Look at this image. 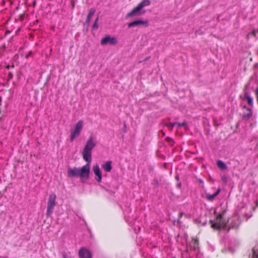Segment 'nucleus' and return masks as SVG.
I'll return each instance as SVG.
<instances>
[{
	"mask_svg": "<svg viewBox=\"0 0 258 258\" xmlns=\"http://www.w3.org/2000/svg\"><path fill=\"white\" fill-rule=\"evenodd\" d=\"M90 170V165L89 164H87L80 169L76 167L69 168L67 176L70 178L79 176L82 179H87L89 177Z\"/></svg>",
	"mask_w": 258,
	"mask_h": 258,
	"instance_id": "1",
	"label": "nucleus"
},
{
	"mask_svg": "<svg viewBox=\"0 0 258 258\" xmlns=\"http://www.w3.org/2000/svg\"><path fill=\"white\" fill-rule=\"evenodd\" d=\"M210 222L212 224V227L218 229V230H226L227 229V224L223 219L222 215L220 214L217 216L216 219L214 220H211Z\"/></svg>",
	"mask_w": 258,
	"mask_h": 258,
	"instance_id": "2",
	"label": "nucleus"
},
{
	"mask_svg": "<svg viewBox=\"0 0 258 258\" xmlns=\"http://www.w3.org/2000/svg\"><path fill=\"white\" fill-rule=\"evenodd\" d=\"M56 195L54 194H52L49 195L48 201L47 203L46 215L47 217H50L53 212V209L55 206V199Z\"/></svg>",
	"mask_w": 258,
	"mask_h": 258,
	"instance_id": "3",
	"label": "nucleus"
},
{
	"mask_svg": "<svg viewBox=\"0 0 258 258\" xmlns=\"http://www.w3.org/2000/svg\"><path fill=\"white\" fill-rule=\"evenodd\" d=\"M84 121L80 120L76 124L74 131L71 133L70 136V141L73 142L76 137L80 136L81 132L83 128Z\"/></svg>",
	"mask_w": 258,
	"mask_h": 258,
	"instance_id": "4",
	"label": "nucleus"
},
{
	"mask_svg": "<svg viewBox=\"0 0 258 258\" xmlns=\"http://www.w3.org/2000/svg\"><path fill=\"white\" fill-rule=\"evenodd\" d=\"M146 13L145 10H143L138 5L134 8L132 11L127 13L125 16V18L127 19L130 17H138L143 15Z\"/></svg>",
	"mask_w": 258,
	"mask_h": 258,
	"instance_id": "5",
	"label": "nucleus"
},
{
	"mask_svg": "<svg viewBox=\"0 0 258 258\" xmlns=\"http://www.w3.org/2000/svg\"><path fill=\"white\" fill-rule=\"evenodd\" d=\"M142 26L144 27H148L149 26V22L147 20L138 19L127 24L128 28Z\"/></svg>",
	"mask_w": 258,
	"mask_h": 258,
	"instance_id": "6",
	"label": "nucleus"
},
{
	"mask_svg": "<svg viewBox=\"0 0 258 258\" xmlns=\"http://www.w3.org/2000/svg\"><path fill=\"white\" fill-rule=\"evenodd\" d=\"M108 43L112 45H115L117 43V40L115 37H111L110 36H107L101 40V45H106Z\"/></svg>",
	"mask_w": 258,
	"mask_h": 258,
	"instance_id": "7",
	"label": "nucleus"
},
{
	"mask_svg": "<svg viewBox=\"0 0 258 258\" xmlns=\"http://www.w3.org/2000/svg\"><path fill=\"white\" fill-rule=\"evenodd\" d=\"M93 170L95 175V178L96 180L98 182H100L102 180V173L99 168V165L98 164L94 165Z\"/></svg>",
	"mask_w": 258,
	"mask_h": 258,
	"instance_id": "8",
	"label": "nucleus"
},
{
	"mask_svg": "<svg viewBox=\"0 0 258 258\" xmlns=\"http://www.w3.org/2000/svg\"><path fill=\"white\" fill-rule=\"evenodd\" d=\"M95 146L96 143L93 141V138L92 137H90L87 140L83 150L91 152L92 149L95 147Z\"/></svg>",
	"mask_w": 258,
	"mask_h": 258,
	"instance_id": "9",
	"label": "nucleus"
},
{
	"mask_svg": "<svg viewBox=\"0 0 258 258\" xmlns=\"http://www.w3.org/2000/svg\"><path fill=\"white\" fill-rule=\"evenodd\" d=\"M79 255L80 258H92L90 251L84 248H81L79 250Z\"/></svg>",
	"mask_w": 258,
	"mask_h": 258,
	"instance_id": "10",
	"label": "nucleus"
},
{
	"mask_svg": "<svg viewBox=\"0 0 258 258\" xmlns=\"http://www.w3.org/2000/svg\"><path fill=\"white\" fill-rule=\"evenodd\" d=\"M83 157L84 160L88 162L87 164H90V163H91L92 161L91 152L83 150Z\"/></svg>",
	"mask_w": 258,
	"mask_h": 258,
	"instance_id": "11",
	"label": "nucleus"
},
{
	"mask_svg": "<svg viewBox=\"0 0 258 258\" xmlns=\"http://www.w3.org/2000/svg\"><path fill=\"white\" fill-rule=\"evenodd\" d=\"M244 109H246V110L248 111V113H243L242 114V117L243 119L248 120L250 118H251L253 114V112L251 109L249 108H247L246 105H244L243 107Z\"/></svg>",
	"mask_w": 258,
	"mask_h": 258,
	"instance_id": "12",
	"label": "nucleus"
},
{
	"mask_svg": "<svg viewBox=\"0 0 258 258\" xmlns=\"http://www.w3.org/2000/svg\"><path fill=\"white\" fill-rule=\"evenodd\" d=\"M243 100H246L249 105H250V106H253V98L250 96L249 93L248 92H245L244 94Z\"/></svg>",
	"mask_w": 258,
	"mask_h": 258,
	"instance_id": "13",
	"label": "nucleus"
},
{
	"mask_svg": "<svg viewBox=\"0 0 258 258\" xmlns=\"http://www.w3.org/2000/svg\"><path fill=\"white\" fill-rule=\"evenodd\" d=\"M112 161H108L105 162L102 165V167L103 169L107 172H109L112 169Z\"/></svg>",
	"mask_w": 258,
	"mask_h": 258,
	"instance_id": "14",
	"label": "nucleus"
},
{
	"mask_svg": "<svg viewBox=\"0 0 258 258\" xmlns=\"http://www.w3.org/2000/svg\"><path fill=\"white\" fill-rule=\"evenodd\" d=\"M220 191V189L218 188L217 191L213 194L211 195L209 194H206V199L209 201H213L215 197H216L219 194Z\"/></svg>",
	"mask_w": 258,
	"mask_h": 258,
	"instance_id": "15",
	"label": "nucleus"
},
{
	"mask_svg": "<svg viewBox=\"0 0 258 258\" xmlns=\"http://www.w3.org/2000/svg\"><path fill=\"white\" fill-rule=\"evenodd\" d=\"M217 165L222 170H226L228 168L227 165L223 161L218 160L217 161Z\"/></svg>",
	"mask_w": 258,
	"mask_h": 258,
	"instance_id": "16",
	"label": "nucleus"
},
{
	"mask_svg": "<svg viewBox=\"0 0 258 258\" xmlns=\"http://www.w3.org/2000/svg\"><path fill=\"white\" fill-rule=\"evenodd\" d=\"M96 10L94 8H91L89 11V12L87 15V19L86 20V23L87 24H89L91 21L92 16L95 13Z\"/></svg>",
	"mask_w": 258,
	"mask_h": 258,
	"instance_id": "17",
	"label": "nucleus"
},
{
	"mask_svg": "<svg viewBox=\"0 0 258 258\" xmlns=\"http://www.w3.org/2000/svg\"><path fill=\"white\" fill-rule=\"evenodd\" d=\"M238 226L239 223L236 222H234L233 220H232L231 221L230 223L228 226L227 232H228L230 229H237L238 228Z\"/></svg>",
	"mask_w": 258,
	"mask_h": 258,
	"instance_id": "18",
	"label": "nucleus"
},
{
	"mask_svg": "<svg viewBox=\"0 0 258 258\" xmlns=\"http://www.w3.org/2000/svg\"><path fill=\"white\" fill-rule=\"evenodd\" d=\"M151 2L150 0H143L138 5L143 9L145 7L149 6Z\"/></svg>",
	"mask_w": 258,
	"mask_h": 258,
	"instance_id": "19",
	"label": "nucleus"
},
{
	"mask_svg": "<svg viewBox=\"0 0 258 258\" xmlns=\"http://www.w3.org/2000/svg\"><path fill=\"white\" fill-rule=\"evenodd\" d=\"M98 17H97L95 20V22L92 26V28L93 29H98V25L97 24V22H98Z\"/></svg>",
	"mask_w": 258,
	"mask_h": 258,
	"instance_id": "20",
	"label": "nucleus"
},
{
	"mask_svg": "<svg viewBox=\"0 0 258 258\" xmlns=\"http://www.w3.org/2000/svg\"><path fill=\"white\" fill-rule=\"evenodd\" d=\"M28 0H19V4H27Z\"/></svg>",
	"mask_w": 258,
	"mask_h": 258,
	"instance_id": "21",
	"label": "nucleus"
},
{
	"mask_svg": "<svg viewBox=\"0 0 258 258\" xmlns=\"http://www.w3.org/2000/svg\"><path fill=\"white\" fill-rule=\"evenodd\" d=\"M177 124L178 125V127L183 126L186 124V123L185 122H182V123H179L177 122Z\"/></svg>",
	"mask_w": 258,
	"mask_h": 258,
	"instance_id": "22",
	"label": "nucleus"
},
{
	"mask_svg": "<svg viewBox=\"0 0 258 258\" xmlns=\"http://www.w3.org/2000/svg\"><path fill=\"white\" fill-rule=\"evenodd\" d=\"M13 73L11 72H9V79H8L9 80L13 78Z\"/></svg>",
	"mask_w": 258,
	"mask_h": 258,
	"instance_id": "23",
	"label": "nucleus"
},
{
	"mask_svg": "<svg viewBox=\"0 0 258 258\" xmlns=\"http://www.w3.org/2000/svg\"><path fill=\"white\" fill-rule=\"evenodd\" d=\"M62 258H69L68 255L65 252L62 253Z\"/></svg>",
	"mask_w": 258,
	"mask_h": 258,
	"instance_id": "24",
	"label": "nucleus"
},
{
	"mask_svg": "<svg viewBox=\"0 0 258 258\" xmlns=\"http://www.w3.org/2000/svg\"><path fill=\"white\" fill-rule=\"evenodd\" d=\"M24 18V16H23L22 15H20L19 16V18H18V19H20V20L21 21H23Z\"/></svg>",
	"mask_w": 258,
	"mask_h": 258,
	"instance_id": "25",
	"label": "nucleus"
},
{
	"mask_svg": "<svg viewBox=\"0 0 258 258\" xmlns=\"http://www.w3.org/2000/svg\"><path fill=\"white\" fill-rule=\"evenodd\" d=\"M177 122H174V123H171L170 122L169 123V125L171 127H173L176 124H177Z\"/></svg>",
	"mask_w": 258,
	"mask_h": 258,
	"instance_id": "26",
	"label": "nucleus"
},
{
	"mask_svg": "<svg viewBox=\"0 0 258 258\" xmlns=\"http://www.w3.org/2000/svg\"><path fill=\"white\" fill-rule=\"evenodd\" d=\"M15 67V66L14 64V63H12V66H9V65H8L6 68L7 69H10V68H14Z\"/></svg>",
	"mask_w": 258,
	"mask_h": 258,
	"instance_id": "27",
	"label": "nucleus"
},
{
	"mask_svg": "<svg viewBox=\"0 0 258 258\" xmlns=\"http://www.w3.org/2000/svg\"><path fill=\"white\" fill-rule=\"evenodd\" d=\"M181 183L180 182H178L177 184H176V187L178 188H181Z\"/></svg>",
	"mask_w": 258,
	"mask_h": 258,
	"instance_id": "28",
	"label": "nucleus"
},
{
	"mask_svg": "<svg viewBox=\"0 0 258 258\" xmlns=\"http://www.w3.org/2000/svg\"><path fill=\"white\" fill-rule=\"evenodd\" d=\"M166 141H167V142H171V141H173V140H172V138H170V137H167V138H166Z\"/></svg>",
	"mask_w": 258,
	"mask_h": 258,
	"instance_id": "29",
	"label": "nucleus"
},
{
	"mask_svg": "<svg viewBox=\"0 0 258 258\" xmlns=\"http://www.w3.org/2000/svg\"><path fill=\"white\" fill-rule=\"evenodd\" d=\"M31 53H32V51H30L29 54H27L25 55V57H26V58H28V57H29V56L30 54H31Z\"/></svg>",
	"mask_w": 258,
	"mask_h": 258,
	"instance_id": "30",
	"label": "nucleus"
},
{
	"mask_svg": "<svg viewBox=\"0 0 258 258\" xmlns=\"http://www.w3.org/2000/svg\"><path fill=\"white\" fill-rule=\"evenodd\" d=\"M175 179L176 180L178 181V180H179V175H176V176H175Z\"/></svg>",
	"mask_w": 258,
	"mask_h": 258,
	"instance_id": "31",
	"label": "nucleus"
},
{
	"mask_svg": "<svg viewBox=\"0 0 258 258\" xmlns=\"http://www.w3.org/2000/svg\"><path fill=\"white\" fill-rule=\"evenodd\" d=\"M35 5H36V0H33V7H34L35 6Z\"/></svg>",
	"mask_w": 258,
	"mask_h": 258,
	"instance_id": "32",
	"label": "nucleus"
},
{
	"mask_svg": "<svg viewBox=\"0 0 258 258\" xmlns=\"http://www.w3.org/2000/svg\"><path fill=\"white\" fill-rule=\"evenodd\" d=\"M255 95L256 96V99H257V104H258V93H255Z\"/></svg>",
	"mask_w": 258,
	"mask_h": 258,
	"instance_id": "33",
	"label": "nucleus"
},
{
	"mask_svg": "<svg viewBox=\"0 0 258 258\" xmlns=\"http://www.w3.org/2000/svg\"><path fill=\"white\" fill-rule=\"evenodd\" d=\"M2 97L0 96V105H1Z\"/></svg>",
	"mask_w": 258,
	"mask_h": 258,
	"instance_id": "34",
	"label": "nucleus"
},
{
	"mask_svg": "<svg viewBox=\"0 0 258 258\" xmlns=\"http://www.w3.org/2000/svg\"><path fill=\"white\" fill-rule=\"evenodd\" d=\"M155 184H156L157 185H158V181H157V180H156Z\"/></svg>",
	"mask_w": 258,
	"mask_h": 258,
	"instance_id": "35",
	"label": "nucleus"
},
{
	"mask_svg": "<svg viewBox=\"0 0 258 258\" xmlns=\"http://www.w3.org/2000/svg\"><path fill=\"white\" fill-rule=\"evenodd\" d=\"M250 216H247V218H246V220H247V219H248L249 218H250Z\"/></svg>",
	"mask_w": 258,
	"mask_h": 258,
	"instance_id": "36",
	"label": "nucleus"
},
{
	"mask_svg": "<svg viewBox=\"0 0 258 258\" xmlns=\"http://www.w3.org/2000/svg\"><path fill=\"white\" fill-rule=\"evenodd\" d=\"M149 58H150V57L146 58L145 59V60H148Z\"/></svg>",
	"mask_w": 258,
	"mask_h": 258,
	"instance_id": "37",
	"label": "nucleus"
},
{
	"mask_svg": "<svg viewBox=\"0 0 258 258\" xmlns=\"http://www.w3.org/2000/svg\"><path fill=\"white\" fill-rule=\"evenodd\" d=\"M252 33H253V34L254 35H255V32H252Z\"/></svg>",
	"mask_w": 258,
	"mask_h": 258,
	"instance_id": "38",
	"label": "nucleus"
}]
</instances>
